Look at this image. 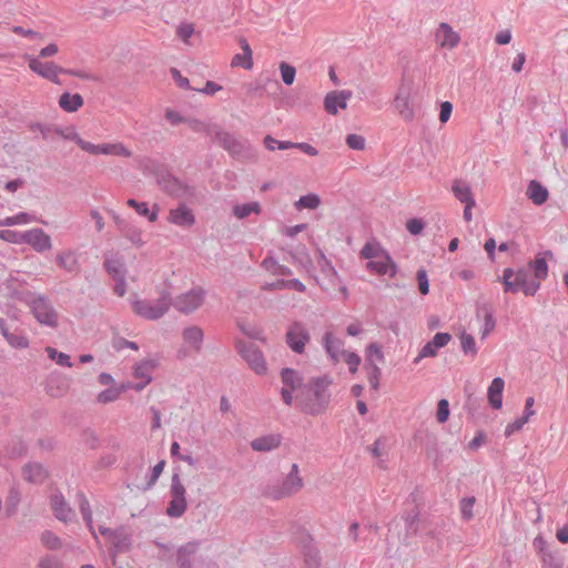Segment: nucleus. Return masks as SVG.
Listing matches in <instances>:
<instances>
[{
	"label": "nucleus",
	"mask_w": 568,
	"mask_h": 568,
	"mask_svg": "<svg viewBox=\"0 0 568 568\" xmlns=\"http://www.w3.org/2000/svg\"><path fill=\"white\" fill-rule=\"evenodd\" d=\"M332 383L333 381L328 375L310 378L296 396L300 409L311 416L324 413L331 402L328 387Z\"/></svg>",
	"instance_id": "f257e3e1"
},
{
	"label": "nucleus",
	"mask_w": 568,
	"mask_h": 568,
	"mask_svg": "<svg viewBox=\"0 0 568 568\" xmlns=\"http://www.w3.org/2000/svg\"><path fill=\"white\" fill-rule=\"evenodd\" d=\"M171 304V293L168 290H162L156 301L135 298L131 306L135 315L148 321H158L168 313Z\"/></svg>",
	"instance_id": "f03ea898"
},
{
	"label": "nucleus",
	"mask_w": 568,
	"mask_h": 568,
	"mask_svg": "<svg viewBox=\"0 0 568 568\" xmlns=\"http://www.w3.org/2000/svg\"><path fill=\"white\" fill-rule=\"evenodd\" d=\"M235 349L256 375L263 376L267 373V363L258 346L243 339H236Z\"/></svg>",
	"instance_id": "7ed1b4c3"
},
{
	"label": "nucleus",
	"mask_w": 568,
	"mask_h": 568,
	"mask_svg": "<svg viewBox=\"0 0 568 568\" xmlns=\"http://www.w3.org/2000/svg\"><path fill=\"white\" fill-rule=\"evenodd\" d=\"M532 547L541 562V568H562L564 556L555 544H549L540 534L532 540Z\"/></svg>",
	"instance_id": "20e7f679"
},
{
	"label": "nucleus",
	"mask_w": 568,
	"mask_h": 568,
	"mask_svg": "<svg viewBox=\"0 0 568 568\" xmlns=\"http://www.w3.org/2000/svg\"><path fill=\"white\" fill-rule=\"evenodd\" d=\"M27 304L40 324L49 327L58 326V313L47 296L32 294Z\"/></svg>",
	"instance_id": "39448f33"
},
{
	"label": "nucleus",
	"mask_w": 568,
	"mask_h": 568,
	"mask_svg": "<svg viewBox=\"0 0 568 568\" xmlns=\"http://www.w3.org/2000/svg\"><path fill=\"white\" fill-rule=\"evenodd\" d=\"M171 499L168 504L165 514L171 518H180L187 508L186 490L181 481L180 473L174 471L171 478L170 487Z\"/></svg>",
	"instance_id": "423d86ee"
},
{
	"label": "nucleus",
	"mask_w": 568,
	"mask_h": 568,
	"mask_svg": "<svg viewBox=\"0 0 568 568\" xmlns=\"http://www.w3.org/2000/svg\"><path fill=\"white\" fill-rule=\"evenodd\" d=\"M205 295V290L201 286H196L175 296L174 298L172 297L171 306H173L178 312L189 315L202 306Z\"/></svg>",
	"instance_id": "0eeeda50"
},
{
	"label": "nucleus",
	"mask_w": 568,
	"mask_h": 568,
	"mask_svg": "<svg viewBox=\"0 0 568 568\" xmlns=\"http://www.w3.org/2000/svg\"><path fill=\"white\" fill-rule=\"evenodd\" d=\"M302 487V477H294L287 474L282 483L266 485L263 489V495L273 500H280L297 493Z\"/></svg>",
	"instance_id": "6e6552de"
},
{
	"label": "nucleus",
	"mask_w": 568,
	"mask_h": 568,
	"mask_svg": "<svg viewBox=\"0 0 568 568\" xmlns=\"http://www.w3.org/2000/svg\"><path fill=\"white\" fill-rule=\"evenodd\" d=\"M311 334L307 327L298 321L293 322L285 334L287 346L296 354H303L305 345L310 342Z\"/></svg>",
	"instance_id": "1a4fd4ad"
},
{
	"label": "nucleus",
	"mask_w": 568,
	"mask_h": 568,
	"mask_svg": "<svg viewBox=\"0 0 568 568\" xmlns=\"http://www.w3.org/2000/svg\"><path fill=\"white\" fill-rule=\"evenodd\" d=\"M112 546L109 548V555L112 562L115 564V559L119 554L128 552L132 548V534L129 528L120 526L114 529L112 537L110 538Z\"/></svg>",
	"instance_id": "9d476101"
},
{
	"label": "nucleus",
	"mask_w": 568,
	"mask_h": 568,
	"mask_svg": "<svg viewBox=\"0 0 568 568\" xmlns=\"http://www.w3.org/2000/svg\"><path fill=\"white\" fill-rule=\"evenodd\" d=\"M29 68L32 72L39 74L54 84H61L59 74L64 73V68L57 65L54 62H42L39 58L30 57L28 59Z\"/></svg>",
	"instance_id": "9b49d317"
},
{
	"label": "nucleus",
	"mask_w": 568,
	"mask_h": 568,
	"mask_svg": "<svg viewBox=\"0 0 568 568\" xmlns=\"http://www.w3.org/2000/svg\"><path fill=\"white\" fill-rule=\"evenodd\" d=\"M353 97L351 90H334L326 93L324 98V109L331 115H336L338 110L347 108L348 100Z\"/></svg>",
	"instance_id": "f8f14e48"
},
{
	"label": "nucleus",
	"mask_w": 568,
	"mask_h": 568,
	"mask_svg": "<svg viewBox=\"0 0 568 568\" xmlns=\"http://www.w3.org/2000/svg\"><path fill=\"white\" fill-rule=\"evenodd\" d=\"M50 507L54 517L62 523L67 524L75 516L74 510L71 508L60 490L54 491L50 496Z\"/></svg>",
	"instance_id": "ddd939ff"
},
{
	"label": "nucleus",
	"mask_w": 568,
	"mask_h": 568,
	"mask_svg": "<svg viewBox=\"0 0 568 568\" xmlns=\"http://www.w3.org/2000/svg\"><path fill=\"white\" fill-rule=\"evenodd\" d=\"M114 223L120 231L121 235L129 240L132 244L140 247L145 244V241L142 237V231L134 225L131 221L119 216L118 214H112Z\"/></svg>",
	"instance_id": "4468645a"
},
{
	"label": "nucleus",
	"mask_w": 568,
	"mask_h": 568,
	"mask_svg": "<svg viewBox=\"0 0 568 568\" xmlns=\"http://www.w3.org/2000/svg\"><path fill=\"white\" fill-rule=\"evenodd\" d=\"M366 268L377 275H388L389 277H395L398 273V266L392 258L389 252H382L381 257L368 261Z\"/></svg>",
	"instance_id": "2eb2a0df"
},
{
	"label": "nucleus",
	"mask_w": 568,
	"mask_h": 568,
	"mask_svg": "<svg viewBox=\"0 0 568 568\" xmlns=\"http://www.w3.org/2000/svg\"><path fill=\"white\" fill-rule=\"evenodd\" d=\"M30 245L36 252L43 253L51 250V237L40 227L24 231V243Z\"/></svg>",
	"instance_id": "dca6fc26"
},
{
	"label": "nucleus",
	"mask_w": 568,
	"mask_h": 568,
	"mask_svg": "<svg viewBox=\"0 0 568 568\" xmlns=\"http://www.w3.org/2000/svg\"><path fill=\"white\" fill-rule=\"evenodd\" d=\"M452 339V335L449 333L438 332L434 335V337L428 341L419 351L418 356L414 359V363L417 364L422 358L425 357H434L437 355V351L439 348L445 347L449 341Z\"/></svg>",
	"instance_id": "f3484780"
},
{
	"label": "nucleus",
	"mask_w": 568,
	"mask_h": 568,
	"mask_svg": "<svg viewBox=\"0 0 568 568\" xmlns=\"http://www.w3.org/2000/svg\"><path fill=\"white\" fill-rule=\"evenodd\" d=\"M168 220L174 225L186 229L195 224V216L185 203H180L175 209H171Z\"/></svg>",
	"instance_id": "a211bd4d"
},
{
	"label": "nucleus",
	"mask_w": 568,
	"mask_h": 568,
	"mask_svg": "<svg viewBox=\"0 0 568 568\" xmlns=\"http://www.w3.org/2000/svg\"><path fill=\"white\" fill-rule=\"evenodd\" d=\"M201 541L192 540L181 545L176 550L178 568H193V558L199 551Z\"/></svg>",
	"instance_id": "6ab92c4d"
},
{
	"label": "nucleus",
	"mask_w": 568,
	"mask_h": 568,
	"mask_svg": "<svg viewBox=\"0 0 568 568\" xmlns=\"http://www.w3.org/2000/svg\"><path fill=\"white\" fill-rule=\"evenodd\" d=\"M22 477L30 484L40 485L49 477V471L41 463L29 462L22 467Z\"/></svg>",
	"instance_id": "aec40b11"
},
{
	"label": "nucleus",
	"mask_w": 568,
	"mask_h": 568,
	"mask_svg": "<svg viewBox=\"0 0 568 568\" xmlns=\"http://www.w3.org/2000/svg\"><path fill=\"white\" fill-rule=\"evenodd\" d=\"M302 554L304 556L305 568H321L322 557L310 535H307L306 540L302 545Z\"/></svg>",
	"instance_id": "412c9836"
},
{
	"label": "nucleus",
	"mask_w": 568,
	"mask_h": 568,
	"mask_svg": "<svg viewBox=\"0 0 568 568\" xmlns=\"http://www.w3.org/2000/svg\"><path fill=\"white\" fill-rule=\"evenodd\" d=\"M323 347L334 364L339 361V355H342V352H345L343 349L344 341L335 337L332 332H326L324 334Z\"/></svg>",
	"instance_id": "4be33fe9"
},
{
	"label": "nucleus",
	"mask_w": 568,
	"mask_h": 568,
	"mask_svg": "<svg viewBox=\"0 0 568 568\" xmlns=\"http://www.w3.org/2000/svg\"><path fill=\"white\" fill-rule=\"evenodd\" d=\"M103 267L112 278L126 276L128 273L123 257L118 254L105 255Z\"/></svg>",
	"instance_id": "5701e85b"
},
{
	"label": "nucleus",
	"mask_w": 568,
	"mask_h": 568,
	"mask_svg": "<svg viewBox=\"0 0 568 568\" xmlns=\"http://www.w3.org/2000/svg\"><path fill=\"white\" fill-rule=\"evenodd\" d=\"M282 435L281 434H268L261 437H257L251 442V448L254 452H271L280 447L282 444Z\"/></svg>",
	"instance_id": "b1692460"
},
{
	"label": "nucleus",
	"mask_w": 568,
	"mask_h": 568,
	"mask_svg": "<svg viewBox=\"0 0 568 568\" xmlns=\"http://www.w3.org/2000/svg\"><path fill=\"white\" fill-rule=\"evenodd\" d=\"M183 341L196 353L202 349L204 339L203 329L196 325L185 327L182 332Z\"/></svg>",
	"instance_id": "393cba45"
},
{
	"label": "nucleus",
	"mask_w": 568,
	"mask_h": 568,
	"mask_svg": "<svg viewBox=\"0 0 568 568\" xmlns=\"http://www.w3.org/2000/svg\"><path fill=\"white\" fill-rule=\"evenodd\" d=\"M505 387V382L501 377H495L487 392V397L489 405L494 409H500L503 406V392Z\"/></svg>",
	"instance_id": "a878e982"
},
{
	"label": "nucleus",
	"mask_w": 568,
	"mask_h": 568,
	"mask_svg": "<svg viewBox=\"0 0 568 568\" xmlns=\"http://www.w3.org/2000/svg\"><path fill=\"white\" fill-rule=\"evenodd\" d=\"M214 134L221 142L222 146L232 154H240L243 150V144L229 132H223L219 126L214 125Z\"/></svg>",
	"instance_id": "bb28decb"
},
{
	"label": "nucleus",
	"mask_w": 568,
	"mask_h": 568,
	"mask_svg": "<svg viewBox=\"0 0 568 568\" xmlns=\"http://www.w3.org/2000/svg\"><path fill=\"white\" fill-rule=\"evenodd\" d=\"M55 262L59 265V267H61L68 273L77 274L80 271V264L77 254L71 250H67L59 253L55 257Z\"/></svg>",
	"instance_id": "cd10ccee"
},
{
	"label": "nucleus",
	"mask_w": 568,
	"mask_h": 568,
	"mask_svg": "<svg viewBox=\"0 0 568 568\" xmlns=\"http://www.w3.org/2000/svg\"><path fill=\"white\" fill-rule=\"evenodd\" d=\"M162 184L164 191L174 197H182L192 193L191 187H189L186 184H184L179 179L172 175H169L168 178L163 179Z\"/></svg>",
	"instance_id": "c85d7f7f"
},
{
	"label": "nucleus",
	"mask_w": 568,
	"mask_h": 568,
	"mask_svg": "<svg viewBox=\"0 0 568 568\" xmlns=\"http://www.w3.org/2000/svg\"><path fill=\"white\" fill-rule=\"evenodd\" d=\"M546 257L552 258L554 254L551 251H545L544 253H538L534 261L529 263V266L534 270V275L536 280L542 281L548 276V264Z\"/></svg>",
	"instance_id": "c756f323"
},
{
	"label": "nucleus",
	"mask_w": 568,
	"mask_h": 568,
	"mask_svg": "<svg viewBox=\"0 0 568 568\" xmlns=\"http://www.w3.org/2000/svg\"><path fill=\"white\" fill-rule=\"evenodd\" d=\"M77 500H78V504H79L80 513L82 515V518H83L88 529L92 534L93 538L95 540H98V535H97L95 529L93 527V518H92L91 506H90V503H89L85 494L83 491L79 490L77 493Z\"/></svg>",
	"instance_id": "7c9ffc66"
},
{
	"label": "nucleus",
	"mask_w": 568,
	"mask_h": 568,
	"mask_svg": "<svg viewBox=\"0 0 568 568\" xmlns=\"http://www.w3.org/2000/svg\"><path fill=\"white\" fill-rule=\"evenodd\" d=\"M527 196L535 205H542L549 197V192L539 181L531 180L527 186Z\"/></svg>",
	"instance_id": "2f4dec72"
},
{
	"label": "nucleus",
	"mask_w": 568,
	"mask_h": 568,
	"mask_svg": "<svg viewBox=\"0 0 568 568\" xmlns=\"http://www.w3.org/2000/svg\"><path fill=\"white\" fill-rule=\"evenodd\" d=\"M0 333L14 348H27L29 346V339L23 334H17L9 331L6 320L0 318Z\"/></svg>",
	"instance_id": "473e14b6"
},
{
	"label": "nucleus",
	"mask_w": 568,
	"mask_h": 568,
	"mask_svg": "<svg viewBox=\"0 0 568 568\" xmlns=\"http://www.w3.org/2000/svg\"><path fill=\"white\" fill-rule=\"evenodd\" d=\"M83 103V98L79 93L64 92L59 98V106L69 113L78 111Z\"/></svg>",
	"instance_id": "72a5a7b5"
},
{
	"label": "nucleus",
	"mask_w": 568,
	"mask_h": 568,
	"mask_svg": "<svg viewBox=\"0 0 568 568\" xmlns=\"http://www.w3.org/2000/svg\"><path fill=\"white\" fill-rule=\"evenodd\" d=\"M241 48L243 50V54H235L232 59V65L233 67H242L246 70H250L253 67V59H252V49L248 44V42L245 39H241L240 41Z\"/></svg>",
	"instance_id": "f704fd0d"
},
{
	"label": "nucleus",
	"mask_w": 568,
	"mask_h": 568,
	"mask_svg": "<svg viewBox=\"0 0 568 568\" xmlns=\"http://www.w3.org/2000/svg\"><path fill=\"white\" fill-rule=\"evenodd\" d=\"M126 204L135 210V212L141 215L148 217L150 222H155L158 220L159 205L154 204L152 211H150L146 202H139L134 199H129Z\"/></svg>",
	"instance_id": "c9c22d12"
},
{
	"label": "nucleus",
	"mask_w": 568,
	"mask_h": 568,
	"mask_svg": "<svg viewBox=\"0 0 568 568\" xmlns=\"http://www.w3.org/2000/svg\"><path fill=\"white\" fill-rule=\"evenodd\" d=\"M402 519L405 523L406 536L412 537L415 536L418 531V523H419V509L415 506L412 510H406L402 515Z\"/></svg>",
	"instance_id": "e433bc0d"
},
{
	"label": "nucleus",
	"mask_w": 568,
	"mask_h": 568,
	"mask_svg": "<svg viewBox=\"0 0 568 568\" xmlns=\"http://www.w3.org/2000/svg\"><path fill=\"white\" fill-rule=\"evenodd\" d=\"M394 104L399 114L406 120L412 121L415 116L414 110L409 102L408 94L404 95L402 91L395 97Z\"/></svg>",
	"instance_id": "4c0bfd02"
},
{
	"label": "nucleus",
	"mask_w": 568,
	"mask_h": 568,
	"mask_svg": "<svg viewBox=\"0 0 568 568\" xmlns=\"http://www.w3.org/2000/svg\"><path fill=\"white\" fill-rule=\"evenodd\" d=\"M453 193L457 200H459L462 203H471L475 202V199L473 196L471 189L469 184L465 181H455L453 184Z\"/></svg>",
	"instance_id": "58836bf2"
},
{
	"label": "nucleus",
	"mask_w": 568,
	"mask_h": 568,
	"mask_svg": "<svg viewBox=\"0 0 568 568\" xmlns=\"http://www.w3.org/2000/svg\"><path fill=\"white\" fill-rule=\"evenodd\" d=\"M6 455L11 458H21L27 455L28 447L20 438H12L4 447Z\"/></svg>",
	"instance_id": "ea45409f"
},
{
	"label": "nucleus",
	"mask_w": 568,
	"mask_h": 568,
	"mask_svg": "<svg viewBox=\"0 0 568 568\" xmlns=\"http://www.w3.org/2000/svg\"><path fill=\"white\" fill-rule=\"evenodd\" d=\"M481 311L484 312V324L480 328V338L485 339L495 328L496 326V320L494 317L493 308L485 304L481 307Z\"/></svg>",
	"instance_id": "a19ab883"
},
{
	"label": "nucleus",
	"mask_w": 568,
	"mask_h": 568,
	"mask_svg": "<svg viewBox=\"0 0 568 568\" xmlns=\"http://www.w3.org/2000/svg\"><path fill=\"white\" fill-rule=\"evenodd\" d=\"M281 378L284 386L290 387L292 389H296L302 383V377L298 374V372L291 367L282 368Z\"/></svg>",
	"instance_id": "79ce46f5"
},
{
	"label": "nucleus",
	"mask_w": 568,
	"mask_h": 568,
	"mask_svg": "<svg viewBox=\"0 0 568 568\" xmlns=\"http://www.w3.org/2000/svg\"><path fill=\"white\" fill-rule=\"evenodd\" d=\"M126 390V385L125 384H121L119 387H109L104 390H102L99 395H98V402L101 403V404H108V403H113L115 402L120 395Z\"/></svg>",
	"instance_id": "37998d69"
},
{
	"label": "nucleus",
	"mask_w": 568,
	"mask_h": 568,
	"mask_svg": "<svg viewBox=\"0 0 568 568\" xmlns=\"http://www.w3.org/2000/svg\"><path fill=\"white\" fill-rule=\"evenodd\" d=\"M261 212V206L258 202H248L244 204H237L233 207V214L237 219H245L250 216L252 213L258 214Z\"/></svg>",
	"instance_id": "c03bdc74"
},
{
	"label": "nucleus",
	"mask_w": 568,
	"mask_h": 568,
	"mask_svg": "<svg viewBox=\"0 0 568 568\" xmlns=\"http://www.w3.org/2000/svg\"><path fill=\"white\" fill-rule=\"evenodd\" d=\"M45 390L51 397H61L68 390V383L65 381L50 378L47 382Z\"/></svg>",
	"instance_id": "a18cd8bd"
},
{
	"label": "nucleus",
	"mask_w": 568,
	"mask_h": 568,
	"mask_svg": "<svg viewBox=\"0 0 568 568\" xmlns=\"http://www.w3.org/2000/svg\"><path fill=\"white\" fill-rule=\"evenodd\" d=\"M40 540L49 550H59L62 547L61 538L51 530H44L40 536Z\"/></svg>",
	"instance_id": "49530a36"
},
{
	"label": "nucleus",
	"mask_w": 568,
	"mask_h": 568,
	"mask_svg": "<svg viewBox=\"0 0 568 568\" xmlns=\"http://www.w3.org/2000/svg\"><path fill=\"white\" fill-rule=\"evenodd\" d=\"M382 252H387L379 244L367 242L361 250L359 255L362 258L374 261L382 256Z\"/></svg>",
	"instance_id": "de8ad7c7"
},
{
	"label": "nucleus",
	"mask_w": 568,
	"mask_h": 568,
	"mask_svg": "<svg viewBox=\"0 0 568 568\" xmlns=\"http://www.w3.org/2000/svg\"><path fill=\"white\" fill-rule=\"evenodd\" d=\"M320 204H321L320 196L314 193H308L306 195H302L295 203V206L297 210H304V209L315 210L320 206Z\"/></svg>",
	"instance_id": "09e8293b"
},
{
	"label": "nucleus",
	"mask_w": 568,
	"mask_h": 568,
	"mask_svg": "<svg viewBox=\"0 0 568 568\" xmlns=\"http://www.w3.org/2000/svg\"><path fill=\"white\" fill-rule=\"evenodd\" d=\"M48 357L54 361L58 365L62 367H72L71 358L68 354L59 352L57 348L48 346L45 348Z\"/></svg>",
	"instance_id": "8fccbe9b"
},
{
	"label": "nucleus",
	"mask_w": 568,
	"mask_h": 568,
	"mask_svg": "<svg viewBox=\"0 0 568 568\" xmlns=\"http://www.w3.org/2000/svg\"><path fill=\"white\" fill-rule=\"evenodd\" d=\"M165 464H166L165 460L161 459L160 462H158L153 466V468L151 469V474L148 477L146 483H145V485L143 487V490H149V489H151L155 485V483L158 481L159 477L163 473Z\"/></svg>",
	"instance_id": "3c124183"
},
{
	"label": "nucleus",
	"mask_w": 568,
	"mask_h": 568,
	"mask_svg": "<svg viewBox=\"0 0 568 568\" xmlns=\"http://www.w3.org/2000/svg\"><path fill=\"white\" fill-rule=\"evenodd\" d=\"M155 367V363L151 359L142 361L134 366L133 375L136 378L146 379V377H152L150 375V371Z\"/></svg>",
	"instance_id": "603ef678"
},
{
	"label": "nucleus",
	"mask_w": 568,
	"mask_h": 568,
	"mask_svg": "<svg viewBox=\"0 0 568 568\" xmlns=\"http://www.w3.org/2000/svg\"><path fill=\"white\" fill-rule=\"evenodd\" d=\"M515 270L511 267H507L504 270L503 275L498 276V281L503 283L504 292L516 294V287L513 284V277L515 275Z\"/></svg>",
	"instance_id": "864d4df0"
},
{
	"label": "nucleus",
	"mask_w": 568,
	"mask_h": 568,
	"mask_svg": "<svg viewBox=\"0 0 568 568\" xmlns=\"http://www.w3.org/2000/svg\"><path fill=\"white\" fill-rule=\"evenodd\" d=\"M476 503L474 496L464 497L459 503L460 514L464 520H470L474 517L473 508Z\"/></svg>",
	"instance_id": "5fc2aeb1"
},
{
	"label": "nucleus",
	"mask_w": 568,
	"mask_h": 568,
	"mask_svg": "<svg viewBox=\"0 0 568 568\" xmlns=\"http://www.w3.org/2000/svg\"><path fill=\"white\" fill-rule=\"evenodd\" d=\"M459 338H460L462 349L466 355L470 354L474 356L477 354L476 342H475V338L473 335H470L466 332H463L460 334Z\"/></svg>",
	"instance_id": "6e6d98bb"
},
{
	"label": "nucleus",
	"mask_w": 568,
	"mask_h": 568,
	"mask_svg": "<svg viewBox=\"0 0 568 568\" xmlns=\"http://www.w3.org/2000/svg\"><path fill=\"white\" fill-rule=\"evenodd\" d=\"M0 239L13 244L24 243V232L2 230L0 231Z\"/></svg>",
	"instance_id": "4d7b16f0"
},
{
	"label": "nucleus",
	"mask_w": 568,
	"mask_h": 568,
	"mask_svg": "<svg viewBox=\"0 0 568 568\" xmlns=\"http://www.w3.org/2000/svg\"><path fill=\"white\" fill-rule=\"evenodd\" d=\"M366 367L369 369L368 382L371 388L377 390L379 387V377L382 375L381 368L374 363H366Z\"/></svg>",
	"instance_id": "13d9d810"
},
{
	"label": "nucleus",
	"mask_w": 568,
	"mask_h": 568,
	"mask_svg": "<svg viewBox=\"0 0 568 568\" xmlns=\"http://www.w3.org/2000/svg\"><path fill=\"white\" fill-rule=\"evenodd\" d=\"M280 71H281L282 81L286 85L293 84V82L295 80V75H296L295 68L286 62H281Z\"/></svg>",
	"instance_id": "bf43d9fd"
},
{
	"label": "nucleus",
	"mask_w": 568,
	"mask_h": 568,
	"mask_svg": "<svg viewBox=\"0 0 568 568\" xmlns=\"http://www.w3.org/2000/svg\"><path fill=\"white\" fill-rule=\"evenodd\" d=\"M450 415L449 402L446 398H442L437 404L436 418L438 423L444 424L448 420Z\"/></svg>",
	"instance_id": "052dcab7"
},
{
	"label": "nucleus",
	"mask_w": 568,
	"mask_h": 568,
	"mask_svg": "<svg viewBox=\"0 0 568 568\" xmlns=\"http://www.w3.org/2000/svg\"><path fill=\"white\" fill-rule=\"evenodd\" d=\"M186 123L190 129L196 133L214 134V126H211L197 119H187Z\"/></svg>",
	"instance_id": "680f3d73"
},
{
	"label": "nucleus",
	"mask_w": 568,
	"mask_h": 568,
	"mask_svg": "<svg viewBox=\"0 0 568 568\" xmlns=\"http://www.w3.org/2000/svg\"><path fill=\"white\" fill-rule=\"evenodd\" d=\"M36 568H63V562L54 555H45L40 558Z\"/></svg>",
	"instance_id": "e2e57ef3"
},
{
	"label": "nucleus",
	"mask_w": 568,
	"mask_h": 568,
	"mask_svg": "<svg viewBox=\"0 0 568 568\" xmlns=\"http://www.w3.org/2000/svg\"><path fill=\"white\" fill-rule=\"evenodd\" d=\"M346 144L349 149L362 151L365 149V138L361 134L352 133L346 136Z\"/></svg>",
	"instance_id": "0e129e2a"
},
{
	"label": "nucleus",
	"mask_w": 568,
	"mask_h": 568,
	"mask_svg": "<svg viewBox=\"0 0 568 568\" xmlns=\"http://www.w3.org/2000/svg\"><path fill=\"white\" fill-rule=\"evenodd\" d=\"M345 363L348 365V369L352 374H355L362 362L359 355L354 352H342Z\"/></svg>",
	"instance_id": "69168bd1"
},
{
	"label": "nucleus",
	"mask_w": 568,
	"mask_h": 568,
	"mask_svg": "<svg viewBox=\"0 0 568 568\" xmlns=\"http://www.w3.org/2000/svg\"><path fill=\"white\" fill-rule=\"evenodd\" d=\"M416 280L418 283V290L422 295H427L429 293V281L427 271L425 268H419L416 273Z\"/></svg>",
	"instance_id": "338daca9"
},
{
	"label": "nucleus",
	"mask_w": 568,
	"mask_h": 568,
	"mask_svg": "<svg viewBox=\"0 0 568 568\" xmlns=\"http://www.w3.org/2000/svg\"><path fill=\"white\" fill-rule=\"evenodd\" d=\"M31 221V215L27 212H20L13 216H8L3 220L4 226H13L17 224H26Z\"/></svg>",
	"instance_id": "774afa93"
}]
</instances>
